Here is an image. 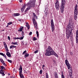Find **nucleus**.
Here are the masks:
<instances>
[{"mask_svg":"<svg viewBox=\"0 0 78 78\" xmlns=\"http://www.w3.org/2000/svg\"><path fill=\"white\" fill-rule=\"evenodd\" d=\"M46 56H50V55H55L56 57L58 58V55L55 52V51L50 46H48L46 50V52L45 53Z\"/></svg>","mask_w":78,"mask_h":78,"instance_id":"nucleus-1","label":"nucleus"},{"mask_svg":"<svg viewBox=\"0 0 78 78\" xmlns=\"http://www.w3.org/2000/svg\"><path fill=\"white\" fill-rule=\"evenodd\" d=\"M36 2V0H30L29 2L27 4V6L28 7L26 9L25 11V12H26L28 11V10H29L31 7H34L35 6V2Z\"/></svg>","mask_w":78,"mask_h":78,"instance_id":"nucleus-2","label":"nucleus"},{"mask_svg":"<svg viewBox=\"0 0 78 78\" xmlns=\"http://www.w3.org/2000/svg\"><path fill=\"white\" fill-rule=\"evenodd\" d=\"M72 28L70 27L69 26H67L66 29V38L67 39H69V38L70 34H72Z\"/></svg>","mask_w":78,"mask_h":78,"instance_id":"nucleus-3","label":"nucleus"},{"mask_svg":"<svg viewBox=\"0 0 78 78\" xmlns=\"http://www.w3.org/2000/svg\"><path fill=\"white\" fill-rule=\"evenodd\" d=\"M65 5H66V0H62V4L60 6V10L62 13H63Z\"/></svg>","mask_w":78,"mask_h":78,"instance_id":"nucleus-4","label":"nucleus"},{"mask_svg":"<svg viewBox=\"0 0 78 78\" xmlns=\"http://www.w3.org/2000/svg\"><path fill=\"white\" fill-rule=\"evenodd\" d=\"M35 19H37V16H35L34 18L32 19L34 24L35 25V28L36 30H37V22L35 20Z\"/></svg>","mask_w":78,"mask_h":78,"instance_id":"nucleus-5","label":"nucleus"},{"mask_svg":"<svg viewBox=\"0 0 78 78\" xmlns=\"http://www.w3.org/2000/svg\"><path fill=\"white\" fill-rule=\"evenodd\" d=\"M55 8L57 11H58L59 9V8L60 6H59V2L57 0H56V2L55 3Z\"/></svg>","mask_w":78,"mask_h":78,"instance_id":"nucleus-6","label":"nucleus"},{"mask_svg":"<svg viewBox=\"0 0 78 78\" xmlns=\"http://www.w3.org/2000/svg\"><path fill=\"white\" fill-rule=\"evenodd\" d=\"M65 62L66 65L67 66V67H68V69H69V70L70 71L71 70H72V68L70 67V65H69V63L67 60L66 59L65 60Z\"/></svg>","mask_w":78,"mask_h":78,"instance_id":"nucleus-7","label":"nucleus"},{"mask_svg":"<svg viewBox=\"0 0 78 78\" xmlns=\"http://www.w3.org/2000/svg\"><path fill=\"white\" fill-rule=\"evenodd\" d=\"M19 70H20V78H24V76H23V74H22V66H20Z\"/></svg>","mask_w":78,"mask_h":78,"instance_id":"nucleus-8","label":"nucleus"},{"mask_svg":"<svg viewBox=\"0 0 78 78\" xmlns=\"http://www.w3.org/2000/svg\"><path fill=\"white\" fill-rule=\"evenodd\" d=\"M51 30L52 32H53V31H54V30H55V26H54V23H53V19L51 20Z\"/></svg>","mask_w":78,"mask_h":78,"instance_id":"nucleus-9","label":"nucleus"},{"mask_svg":"<svg viewBox=\"0 0 78 78\" xmlns=\"http://www.w3.org/2000/svg\"><path fill=\"white\" fill-rule=\"evenodd\" d=\"M76 43H78V31L77 30L76 32Z\"/></svg>","mask_w":78,"mask_h":78,"instance_id":"nucleus-10","label":"nucleus"},{"mask_svg":"<svg viewBox=\"0 0 78 78\" xmlns=\"http://www.w3.org/2000/svg\"><path fill=\"white\" fill-rule=\"evenodd\" d=\"M78 16V12H74V18L75 20H76Z\"/></svg>","mask_w":78,"mask_h":78,"instance_id":"nucleus-11","label":"nucleus"},{"mask_svg":"<svg viewBox=\"0 0 78 78\" xmlns=\"http://www.w3.org/2000/svg\"><path fill=\"white\" fill-rule=\"evenodd\" d=\"M74 12H78V6L77 5H76L75 6Z\"/></svg>","mask_w":78,"mask_h":78,"instance_id":"nucleus-12","label":"nucleus"},{"mask_svg":"<svg viewBox=\"0 0 78 78\" xmlns=\"http://www.w3.org/2000/svg\"><path fill=\"white\" fill-rule=\"evenodd\" d=\"M69 74L70 77V78H72V77H71L72 76V70H71L70 71H69Z\"/></svg>","mask_w":78,"mask_h":78,"instance_id":"nucleus-13","label":"nucleus"},{"mask_svg":"<svg viewBox=\"0 0 78 78\" xmlns=\"http://www.w3.org/2000/svg\"><path fill=\"white\" fill-rule=\"evenodd\" d=\"M23 29V27L21 26L20 27V29H19L18 31H20V32H21V31H22Z\"/></svg>","mask_w":78,"mask_h":78,"instance_id":"nucleus-14","label":"nucleus"},{"mask_svg":"<svg viewBox=\"0 0 78 78\" xmlns=\"http://www.w3.org/2000/svg\"><path fill=\"white\" fill-rule=\"evenodd\" d=\"M25 7H26V5H24L21 8V11L22 12L23 11H24V10H25Z\"/></svg>","mask_w":78,"mask_h":78,"instance_id":"nucleus-15","label":"nucleus"},{"mask_svg":"<svg viewBox=\"0 0 78 78\" xmlns=\"http://www.w3.org/2000/svg\"><path fill=\"white\" fill-rule=\"evenodd\" d=\"M0 55H2V56H4V57L6 59H7L6 56V55H5V54L2 53L0 52Z\"/></svg>","mask_w":78,"mask_h":78,"instance_id":"nucleus-16","label":"nucleus"},{"mask_svg":"<svg viewBox=\"0 0 78 78\" xmlns=\"http://www.w3.org/2000/svg\"><path fill=\"white\" fill-rule=\"evenodd\" d=\"M0 55H2V56H4V57L6 59H7L6 56V55H5V54L2 53L0 52Z\"/></svg>","mask_w":78,"mask_h":78,"instance_id":"nucleus-17","label":"nucleus"},{"mask_svg":"<svg viewBox=\"0 0 78 78\" xmlns=\"http://www.w3.org/2000/svg\"><path fill=\"white\" fill-rule=\"evenodd\" d=\"M29 56V54H28L27 53H26L24 54V58H26L27 57H28Z\"/></svg>","mask_w":78,"mask_h":78,"instance_id":"nucleus-18","label":"nucleus"},{"mask_svg":"<svg viewBox=\"0 0 78 78\" xmlns=\"http://www.w3.org/2000/svg\"><path fill=\"white\" fill-rule=\"evenodd\" d=\"M6 55L7 56H8V57H11V53H10L9 52H7L6 53Z\"/></svg>","mask_w":78,"mask_h":78,"instance_id":"nucleus-19","label":"nucleus"},{"mask_svg":"<svg viewBox=\"0 0 78 78\" xmlns=\"http://www.w3.org/2000/svg\"><path fill=\"white\" fill-rule=\"evenodd\" d=\"M3 42L5 47V48H8V47H7V45H6V43L5 41H4Z\"/></svg>","mask_w":78,"mask_h":78,"instance_id":"nucleus-20","label":"nucleus"},{"mask_svg":"<svg viewBox=\"0 0 78 78\" xmlns=\"http://www.w3.org/2000/svg\"><path fill=\"white\" fill-rule=\"evenodd\" d=\"M0 69H1L0 70H3V69L4 70H5V67H4L3 66H0Z\"/></svg>","mask_w":78,"mask_h":78,"instance_id":"nucleus-21","label":"nucleus"},{"mask_svg":"<svg viewBox=\"0 0 78 78\" xmlns=\"http://www.w3.org/2000/svg\"><path fill=\"white\" fill-rule=\"evenodd\" d=\"M4 72H5V71L3 70H1V73L2 75V76H5V74H4Z\"/></svg>","mask_w":78,"mask_h":78,"instance_id":"nucleus-22","label":"nucleus"},{"mask_svg":"<svg viewBox=\"0 0 78 78\" xmlns=\"http://www.w3.org/2000/svg\"><path fill=\"white\" fill-rule=\"evenodd\" d=\"M16 46H14L13 45H11L10 47V48L11 49V48H16Z\"/></svg>","mask_w":78,"mask_h":78,"instance_id":"nucleus-23","label":"nucleus"},{"mask_svg":"<svg viewBox=\"0 0 78 78\" xmlns=\"http://www.w3.org/2000/svg\"><path fill=\"white\" fill-rule=\"evenodd\" d=\"M14 17H16V16H20V14L19 13H15L14 14Z\"/></svg>","mask_w":78,"mask_h":78,"instance_id":"nucleus-24","label":"nucleus"},{"mask_svg":"<svg viewBox=\"0 0 78 78\" xmlns=\"http://www.w3.org/2000/svg\"><path fill=\"white\" fill-rule=\"evenodd\" d=\"M12 45H18V44H17V42H16L15 43L12 42Z\"/></svg>","mask_w":78,"mask_h":78,"instance_id":"nucleus-25","label":"nucleus"},{"mask_svg":"<svg viewBox=\"0 0 78 78\" xmlns=\"http://www.w3.org/2000/svg\"><path fill=\"white\" fill-rule=\"evenodd\" d=\"M55 78H58V73H56L55 74Z\"/></svg>","mask_w":78,"mask_h":78,"instance_id":"nucleus-26","label":"nucleus"},{"mask_svg":"<svg viewBox=\"0 0 78 78\" xmlns=\"http://www.w3.org/2000/svg\"><path fill=\"white\" fill-rule=\"evenodd\" d=\"M47 12H48L47 9L45 8V10L44 11V12L45 13V14H46V13H47Z\"/></svg>","mask_w":78,"mask_h":78,"instance_id":"nucleus-27","label":"nucleus"},{"mask_svg":"<svg viewBox=\"0 0 78 78\" xmlns=\"http://www.w3.org/2000/svg\"><path fill=\"white\" fill-rule=\"evenodd\" d=\"M26 27L27 28L28 30H29V29H30V26L29 25H26Z\"/></svg>","mask_w":78,"mask_h":78,"instance_id":"nucleus-28","label":"nucleus"},{"mask_svg":"<svg viewBox=\"0 0 78 78\" xmlns=\"http://www.w3.org/2000/svg\"><path fill=\"white\" fill-rule=\"evenodd\" d=\"M36 34H37V37H39V32L37 31V30L36 31Z\"/></svg>","mask_w":78,"mask_h":78,"instance_id":"nucleus-29","label":"nucleus"},{"mask_svg":"<svg viewBox=\"0 0 78 78\" xmlns=\"http://www.w3.org/2000/svg\"><path fill=\"white\" fill-rule=\"evenodd\" d=\"M21 34L22 36H24V35H25V34H24V32L22 31V33H21Z\"/></svg>","mask_w":78,"mask_h":78,"instance_id":"nucleus-30","label":"nucleus"},{"mask_svg":"<svg viewBox=\"0 0 78 78\" xmlns=\"http://www.w3.org/2000/svg\"><path fill=\"white\" fill-rule=\"evenodd\" d=\"M2 64H3V65H4V66H6V64H5V62H2Z\"/></svg>","mask_w":78,"mask_h":78,"instance_id":"nucleus-31","label":"nucleus"},{"mask_svg":"<svg viewBox=\"0 0 78 78\" xmlns=\"http://www.w3.org/2000/svg\"><path fill=\"white\" fill-rule=\"evenodd\" d=\"M0 61L2 63V62H4V61H3V60L2 58H0Z\"/></svg>","mask_w":78,"mask_h":78,"instance_id":"nucleus-32","label":"nucleus"},{"mask_svg":"<svg viewBox=\"0 0 78 78\" xmlns=\"http://www.w3.org/2000/svg\"><path fill=\"white\" fill-rule=\"evenodd\" d=\"M19 39H20V40H22V39H23V36L22 37H19Z\"/></svg>","mask_w":78,"mask_h":78,"instance_id":"nucleus-33","label":"nucleus"},{"mask_svg":"<svg viewBox=\"0 0 78 78\" xmlns=\"http://www.w3.org/2000/svg\"><path fill=\"white\" fill-rule=\"evenodd\" d=\"M11 24H12V22H9L7 23V25H11Z\"/></svg>","mask_w":78,"mask_h":78,"instance_id":"nucleus-34","label":"nucleus"},{"mask_svg":"<svg viewBox=\"0 0 78 78\" xmlns=\"http://www.w3.org/2000/svg\"><path fill=\"white\" fill-rule=\"evenodd\" d=\"M46 78H48V73H46Z\"/></svg>","mask_w":78,"mask_h":78,"instance_id":"nucleus-35","label":"nucleus"},{"mask_svg":"<svg viewBox=\"0 0 78 78\" xmlns=\"http://www.w3.org/2000/svg\"><path fill=\"white\" fill-rule=\"evenodd\" d=\"M13 39H15V40H16V39H19V38L18 37H15L14 38H13Z\"/></svg>","mask_w":78,"mask_h":78,"instance_id":"nucleus-36","label":"nucleus"},{"mask_svg":"<svg viewBox=\"0 0 78 78\" xmlns=\"http://www.w3.org/2000/svg\"><path fill=\"white\" fill-rule=\"evenodd\" d=\"M7 61H8V62H10V63H11V62H12V61H11V60L8 59Z\"/></svg>","mask_w":78,"mask_h":78,"instance_id":"nucleus-37","label":"nucleus"},{"mask_svg":"<svg viewBox=\"0 0 78 78\" xmlns=\"http://www.w3.org/2000/svg\"><path fill=\"white\" fill-rule=\"evenodd\" d=\"M33 41H36L37 40V38H36L35 37H34L33 39Z\"/></svg>","mask_w":78,"mask_h":78,"instance_id":"nucleus-38","label":"nucleus"},{"mask_svg":"<svg viewBox=\"0 0 78 78\" xmlns=\"http://www.w3.org/2000/svg\"><path fill=\"white\" fill-rule=\"evenodd\" d=\"M73 39V37L72 36L70 37V39L71 41H72Z\"/></svg>","mask_w":78,"mask_h":78,"instance_id":"nucleus-39","label":"nucleus"},{"mask_svg":"<svg viewBox=\"0 0 78 78\" xmlns=\"http://www.w3.org/2000/svg\"><path fill=\"white\" fill-rule=\"evenodd\" d=\"M26 52H27V51L25 50L24 52H23V55H24V54H25V53H26Z\"/></svg>","mask_w":78,"mask_h":78,"instance_id":"nucleus-40","label":"nucleus"},{"mask_svg":"<svg viewBox=\"0 0 78 78\" xmlns=\"http://www.w3.org/2000/svg\"><path fill=\"white\" fill-rule=\"evenodd\" d=\"M38 51H39L37 50L34 51V53H38Z\"/></svg>","mask_w":78,"mask_h":78,"instance_id":"nucleus-41","label":"nucleus"},{"mask_svg":"<svg viewBox=\"0 0 78 78\" xmlns=\"http://www.w3.org/2000/svg\"><path fill=\"white\" fill-rule=\"evenodd\" d=\"M42 70H41L40 71V74H42Z\"/></svg>","mask_w":78,"mask_h":78,"instance_id":"nucleus-42","label":"nucleus"},{"mask_svg":"<svg viewBox=\"0 0 78 78\" xmlns=\"http://www.w3.org/2000/svg\"><path fill=\"white\" fill-rule=\"evenodd\" d=\"M62 78H65L64 77V76L62 74Z\"/></svg>","mask_w":78,"mask_h":78,"instance_id":"nucleus-43","label":"nucleus"},{"mask_svg":"<svg viewBox=\"0 0 78 78\" xmlns=\"http://www.w3.org/2000/svg\"><path fill=\"white\" fill-rule=\"evenodd\" d=\"M70 55H71V56H73V53L72 52H70Z\"/></svg>","mask_w":78,"mask_h":78,"instance_id":"nucleus-44","label":"nucleus"},{"mask_svg":"<svg viewBox=\"0 0 78 78\" xmlns=\"http://www.w3.org/2000/svg\"><path fill=\"white\" fill-rule=\"evenodd\" d=\"M31 34H32V32H30L29 34V35H31Z\"/></svg>","mask_w":78,"mask_h":78,"instance_id":"nucleus-45","label":"nucleus"},{"mask_svg":"<svg viewBox=\"0 0 78 78\" xmlns=\"http://www.w3.org/2000/svg\"><path fill=\"white\" fill-rule=\"evenodd\" d=\"M5 49H6V51H9V50H8V48H5Z\"/></svg>","mask_w":78,"mask_h":78,"instance_id":"nucleus-46","label":"nucleus"},{"mask_svg":"<svg viewBox=\"0 0 78 78\" xmlns=\"http://www.w3.org/2000/svg\"><path fill=\"white\" fill-rule=\"evenodd\" d=\"M8 39L9 41H10V37H9V36H8Z\"/></svg>","mask_w":78,"mask_h":78,"instance_id":"nucleus-47","label":"nucleus"},{"mask_svg":"<svg viewBox=\"0 0 78 78\" xmlns=\"http://www.w3.org/2000/svg\"><path fill=\"white\" fill-rule=\"evenodd\" d=\"M33 15H34V16H36V14H35V13H33Z\"/></svg>","mask_w":78,"mask_h":78,"instance_id":"nucleus-48","label":"nucleus"},{"mask_svg":"<svg viewBox=\"0 0 78 78\" xmlns=\"http://www.w3.org/2000/svg\"><path fill=\"white\" fill-rule=\"evenodd\" d=\"M22 0H20V3H22Z\"/></svg>","mask_w":78,"mask_h":78,"instance_id":"nucleus-49","label":"nucleus"},{"mask_svg":"<svg viewBox=\"0 0 78 78\" xmlns=\"http://www.w3.org/2000/svg\"><path fill=\"white\" fill-rule=\"evenodd\" d=\"M9 25H7L6 26V27H9Z\"/></svg>","mask_w":78,"mask_h":78,"instance_id":"nucleus-50","label":"nucleus"},{"mask_svg":"<svg viewBox=\"0 0 78 78\" xmlns=\"http://www.w3.org/2000/svg\"><path fill=\"white\" fill-rule=\"evenodd\" d=\"M28 25V23H26V25Z\"/></svg>","mask_w":78,"mask_h":78,"instance_id":"nucleus-51","label":"nucleus"},{"mask_svg":"<svg viewBox=\"0 0 78 78\" xmlns=\"http://www.w3.org/2000/svg\"><path fill=\"white\" fill-rule=\"evenodd\" d=\"M45 67V65H43V67Z\"/></svg>","mask_w":78,"mask_h":78,"instance_id":"nucleus-52","label":"nucleus"},{"mask_svg":"<svg viewBox=\"0 0 78 78\" xmlns=\"http://www.w3.org/2000/svg\"><path fill=\"white\" fill-rule=\"evenodd\" d=\"M0 74H1V70H0Z\"/></svg>","mask_w":78,"mask_h":78,"instance_id":"nucleus-53","label":"nucleus"},{"mask_svg":"<svg viewBox=\"0 0 78 78\" xmlns=\"http://www.w3.org/2000/svg\"><path fill=\"white\" fill-rule=\"evenodd\" d=\"M5 31V30H2V31Z\"/></svg>","mask_w":78,"mask_h":78,"instance_id":"nucleus-54","label":"nucleus"},{"mask_svg":"<svg viewBox=\"0 0 78 78\" xmlns=\"http://www.w3.org/2000/svg\"><path fill=\"white\" fill-rule=\"evenodd\" d=\"M8 75H9V73H8Z\"/></svg>","mask_w":78,"mask_h":78,"instance_id":"nucleus-55","label":"nucleus"},{"mask_svg":"<svg viewBox=\"0 0 78 78\" xmlns=\"http://www.w3.org/2000/svg\"><path fill=\"white\" fill-rule=\"evenodd\" d=\"M42 68L43 69H44V67H42Z\"/></svg>","mask_w":78,"mask_h":78,"instance_id":"nucleus-56","label":"nucleus"},{"mask_svg":"<svg viewBox=\"0 0 78 78\" xmlns=\"http://www.w3.org/2000/svg\"><path fill=\"white\" fill-rule=\"evenodd\" d=\"M0 0L2 1V0Z\"/></svg>","mask_w":78,"mask_h":78,"instance_id":"nucleus-57","label":"nucleus"},{"mask_svg":"<svg viewBox=\"0 0 78 78\" xmlns=\"http://www.w3.org/2000/svg\"><path fill=\"white\" fill-rule=\"evenodd\" d=\"M1 21V20H0V21Z\"/></svg>","mask_w":78,"mask_h":78,"instance_id":"nucleus-58","label":"nucleus"}]
</instances>
